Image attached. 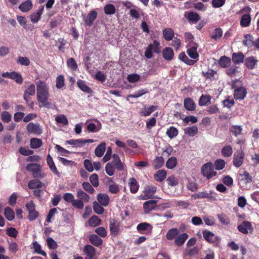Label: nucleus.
Instances as JSON below:
<instances>
[{"instance_id": "nucleus-56", "label": "nucleus", "mask_w": 259, "mask_h": 259, "mask_svg": "<svg viewBox=\"0 0 259 259\" xmlns=\"http://www.w3.org/2000/svg\"><path fill=\"white\" fill-rule=\"evenodd\" d=\"M164 163V159L161 156H157L153 161V165L155 169H158L162 167Z\"/></svg>"}, {"instance_id": "nucleus-26", "label": "nucleus", "mask_w": 259, "mask_h": 259, "mask_svg": "<svg viewBox=\"0 0 259 259\" xmlns=\"http://www.w3.org/2000/svg\"><path fill=\"white\" fill-rule=\"evenodd\" d=\"M105 150L106 144L104 142H102L96 148L95 154L97 157H101L103 155Z\"/></svg>"}, {"instance_id": "nucleus-42", "label": "nucleus", "mask_w": 259, "mask_h": 259, "mask_svg": "<svg viewBox=\"0 0 259 259\" xmlns=\"http://www.w3.org/2000/svg\"><path fill=\"white\" fill-rule=\"evenodd\" d=\"M76 195L79 199L82 200L84 202L87 203L90 201V196L81 189H79L77 191Z\"/></svg>"}, {"instance_id": "nucleus-48", "label": "nucleus", "mask_w": 259, "mask_h": 259, "mask_svg": "<svg viewBox=\"0 0 259 259\" xmlns=\"http://www.w3.org/2000/svg\"><path fill=\"white\" fill-rule=\"evenodd\" d=\"M202 74L206 78L212 80L215 79V75L217 74V72L212 69H208L206 71H202Z\"/></svg>"}, {"instance_id": "nucleus-35", "label": "nucleus", "mask_w": 259, "mask_h": 259, "mask_svg": "<svg viewBox=\"0 0 259 259\" xmlns=\"http://www.w3.org/2000/svg\"><path fill=\"white\" fill-rule=\"evenodd\" d=\"M66 143L74 147H82L84 146L83 139H71L66 141Z\"/></svg>"}, {"instance_id": "nucleus-44", "label": "nucleus", "mask_w": 259, "mask_h": 259, "mask_svg": "<svg viewBox=\"0 0 259 259\" xmlns=\"http://www.w3.org/2000/svg\"><path fill=\"white\" fill-rule=\"evenodd\" d=\"M179 58L182 61L189 65H193L196 62V61H195L194 60H190L189 59L184 52L181 53L179 55Z\"/></svg>"}, {"instance_id": "nucleus-28", "label": "nucleus", "mask_w": 259, "mask_h": 259, "mask_svg": "<svg viewBox=\"0 0 259 259\" xmlns=\"http://www.w3.org/2000/svg\"><path fill=\"white\" fill-rule=\"evenodd\" d=\"M32 2L30 0H27L22 3L19 8L22 12H27L32 9Z\"/></svg>"}, {"instance_id": "nucleus-62", "label": "nucleus", "mask_w": 259, "mask_h": 259, "mask_svg": "<svg viewBox=\"0 0 259 259\" xmlns=\"http://www.w3.org/2000/svg\"><path fill=\"white\" fill-rule=\"evenodd\" d=\"M140 78L141 77L139 74L133 73L127 75V80L131 83H135L139 81Z\"/></svg>"}, {"instance_id": "nucleus-29", "label": "nucleus", "mask_w": 259, "mask_h": 259, "mask_svg": "<svg viewBox=\"0 0 259 259\" xmlns=\"http://www.w3.org/2000/svg\"><path fill=\"white\" fill-rule=\"evenodd\" d=\"M89 240L90 242L96 246H100L103 242L102 239L95 234H91L90 235Z\"/></svg>"}, {"instance_id": "nucleus-63", "label": "nucleus", "mask_w": 259, "mask_h": 259, "mask_svg": "<svg viewBox=\"0 0 259 259\" xmlns=\"http://www.w3.org/2000/svg\"><path fill=\"white\" fill-rule=\"evenodd\" d=\"M218 218L219 221L223 225H228L230 223V220L228 216L224 213H221L218 214Z\"/></svg>"}, {"instance_id": "nucleus-54", "label": "nucleus", "mask_w": 259, "mask_h": 259, "mask_svg": "<svg viewBox=\"0 0 259 259\" xmlns=\"http://www.w3.org/2000/svg\"><path fill=\"white\" fill-rule=\"evenodd\" d=\"M166 134L169 138L172 139L178 135V131L177 128L171 126L167 130Z\"/></svg>"}, {"instance_id": "nucleus-22", "label": "nucleus", "mask_w": 259, "mask_h": 259, "mask_svg": "<svg viewBox=\"0 0 259 259\" xmlns=\"http://www.w3.org/2000/svg\"><path fill=\"white\" fill-rule=\"evenodd\" d=\"M162 56L167 61L171 60L174 56L173 50L169 47L165 48L162 51Z\"/></svg>"}, {"instance_id": "nucleus-7", "label": "nucleus", "mask_w": 259, "mask_h": 259, "mask_svg": "<svg viewBox=\"0 0 259 259\" xmlns=\"http://www.w3.org/2000/svg\"><path fill=\"white\" fill-rule=\"evenodd\" d=\"M239 184L242 189H245L246 185L251 182L252 178L249 173L244 171L242 174H239Z\"/></svg>"}, {"instance_id": "nucleus-60", "label": "nucleus", "mask_w": 259, "mask_h": 259, "mask_svg": "<svg viewBox=\"0 0 259 259\" xmlns=\"http://www.w3.org/2000/svg\"><path fill=\"white\" fill-rule=\"evenodd\" d=\"M225 165L226 162L223 159H218L214 161L213 166H215L216 170H220L223 169Z\"/></svg>"}, {"instance_id": "nucleus-25", "label": "nucleus", "mask_w": 259, "mask_h": 259, "mask_svg": "<svg viewBox=\"0 0 259 259\" xmlns=\"http://www.w3.org/2000/svg\"><path fill=\"white\" fill-rule=\"evenodd\" d=\"M203 236L204 239L209 242L214 243L217 240V237L210 231H204Z\"/></svg>"}, {"instance_id": "nucleus-40", "label": "nucleus", "mask_w": 259, "mask_h": 259, "mask_svg": "<svg viewBox=\"0 0 259 259\" xmlns=\"http://www.w3.org/2000/svg\"><path fill=\"white\" fill-rule=\"evenodd\" d=\"M88 224L91 227H95L101 224V220L97 216L93 215L89 220Z\"/></svg>"}, {"instance_id": "nucleus-51", "label": "nucleus", "mask_w": 259, "mask_h": 259, "mask_svg": "<svg viewBox=\"0 0 259 259\" xmlns=\"http://www.w3.org/2000/svg\"><path fill=\"white\" fill-rule=\"evenodd\" d=\"M104 12L107 15H113L116 12L115 6L112 4H107L104 7Z\"/></svg>"}, {"instance_id": "nucleus-47", "label": "nucleus", "mask_w": 259, "mask_h": 259, "mask_svg": "<svg viewBox=\"0 0 259 259\" xmlns=\"http://www.w3.org/2000/svg\"><path fill=\"white\" fill-rule=\"evenodd\" d=\"M137 229L139 232L143 231H151L152 227L150 224L147 223H140L137 226Z\"/></svg>"}, {"instance_id": "nucleus-55", "label": "nucleus", "mask_w": 259, "mask_h": 259, "mask_svg": "<svg viewBox=\"0 0 259 259\" xmlns=\"http://www.w3.org/2000/svg\"><path fill=\"white\" fill-rule=\"evenodd\" d=\"M177 164V159L175 157H171L168 159L166 162V166L168 169H172Z\"/></svg>"}, {"instance_id": "nucleus-11", "label": "nucleus", "mask_w": 259, "mask_h": 259, "mask_svg": "<svg viewBox=\"0 0 259 259\" xmlns=\"http://www.w3.org/2000/svg\"><path fill=\"white\" fill-rule=\"evenodd\" d=\"M197 45L195 44H193L191 45L188 46L187 53L189 56L193 59H196L195 61H197L199 54L197 52Z\"/></svg>"}, {"instance_id": "nucleus-64", "label": "nucleus", "mask_w": 259, "mask_h": 259, "mask_svg": "<svg viewBox=\"0 0 259 259\" xmlns=\"http://www.w3.org/2000/svg\"><path fill=\"white\" fill-rule=\"evenodd\" d=\"M67 65L71 70H76L77 68V65L73 58H69L67 60Z\"/></svg>"}, {"instance_id": "nucleus-2", "label": "nucleus", "mask_w": 259, "mask_h": 259, "mask_svg": "<svg viewBox=\"0 0 259 259\" xmlns=\"http://www.w3.org/2000/svg\"><path fill=\"white\" fill-rule=\"evenodd\" d=\"M201 172L203 177L207 180L211 179L217 175V172L214 170L213 164L210 162L202 166Z\"/></svg>"}, {"instance_id": "nucleus-52", "label": "nucleus", "mask_w": 259, "mask_h": 259, "mask_svg": "<svg viewBox=\"0 0 259 259\" xmlns=\"http://www.w3.org/2000/svg\"><path fill=\"white\" fill-rule=\"evenodd\" d=\"M187 18L190 21L194 23L197 22L200 19L199 15L197 13L194 12L188 13Z\"/></svg>"}, {"instance_id": "nucleus-36", "label": "nucleus", "mask_w": 259, "mask_h": 259, "mask_svg": "<svg viewBox=\"0 0 259 259\" xmlns=\"http://www.w3.org/2000/svg\"><path fill=\"white\" fill-rule=\"evenodd\" d=\"M253 37L250 34H245L243 40V45L248 48L252 47L254 45Z\"/></svg>"}, {"instance_id": "nucleus-18", "label": "nucleus", "mask_w": 259, "mask_h": 259, "mask_svg": "<svg viewBox=\"0 0 259 259\" xmlns=\"http://www.w3.org/2000/svg\"><path fill=\"white\" fill-rule=\"evenodd\" d=\"M44 10V6H40L36 13L30 15L31 21L33 23H36L40 20L41 16Z\"/></svg>"}, {"instance_id": "nucleus-41", "label": "nucleus", "mask_w": 259, "mask_h": 259, "mask_svg": "<svg viewBox=\"0 0 259 259\" xmlns=\"http://www.w3.org/2000/svg\"><path fill=\"white\" fill-rule=\"evenodd\" d=\"M231 59L226 56H223L219 60V65L223 68H226L231 64Z\"/></svg>"}, {"instance_id": "nucleus-53", "label": "nucleus", "mask_w": 259, "mask_h": 259, "mask_svg": "<svg viewBox=\"0 0 259 259\" xmlns=\"http://www.w3.org/2000/svg\"><path fill=\"white\" fill-rule=\"evenodd\" d=\"M33 248L34 251L37 253L41 254L44 256H46L47 253L41 249L40 245L36 241L33 243Z\"/></svg>"}, {"instance_id": "nucleus-45", "label": "nucleus", "mask_w": 259, "mask_h": 259, "mask_svg": "<svg viewBox=\"0 0 259 259\" xmlns=\"http://www.w3.org/2000/svg\"><path fill=\"white\" fill-rule=\"evenodd\" d=\"M184 131L186 135L193 137L198 133V130L196 126H192L186 128Z\"/></svg>"}, {"instance_id": "nucleus-4", "label": "nucleus", "mask_w": 259, "mask_h": 259, "mask_svg": "<svg viewBox=\"0 0 259 259\" xmlns=\"http://www.w3.org/2000/svg\"><path fill=\"white\" fill-rule=\"evenodd\" d=\"M26 169L30 171L35 178L42 179L45 177V174L41 171L40 166L37 163H30L26 166Z\"/></svg>"}, {"instance_id": "nucleus-19", "label": "nucleus", "mask_w": 259, "mask_h": 259, "mask_svg": "<svg viewBox=\"0 0 259 259\" xmlns=\"http://www.w3.org/2000/svg\"><path fill=\"white\" fill-rule=\"evenodd\" d=\"M96 123L93 122H89L87 124V130L91 133H96L100 130L101 128V123L98 120L96 121Z\"/></svg>"}, {"instance_id": "nucleus-17", "label": "nucleus", "mask_w": 259, "mask_h": 259, "mask_svg": "<svg viewBox=\"0 0 259 259\" xmlns=\"http://www.w3.org/2000/svg\"><path fill=\"white\" fill-rule=\"evenodd\" d=\"M97 13L95 10L91 11L88 15L86 18H84L85 24L89 26H91L94 21L96 19Z\"/></svg>"}, {"instance_id": "nucleus-6", "label": "nucleus", "mask_w": 259, "mask_h": 259, "mask_svg": "<svg viewBox=\"0 0 259 259\" xmlns=\"http://www.w3.org/2000/svg\"><path fill=\"white\" fill-rule=\"evenodd\" d=\"M157 190V188L153 185L147 186L143 192L139 196V199L141 200H147L152 198Z\"/></svg>"}, {"instance_id": "nucleus-21", "label": "nucleus", "mask_w": 259, "mask_h": 259, "mask_svg": "<svg viewBox=\"0 0 259 259\" xmlns=\"http://www.w3.org/2000/svg\"><path fill=\"white\" fill-rule=\"evenodd\" d=\"M211 194L212 192H210V193H208L206 191L199 192L192 195L191 199L196 200L202 198H211Z\"/></svg>"}, {"instance_id": "nucleus-12", "label": "nucleus", "mask_w": 259, "mask_h": 259, "mask_svg": "<svg viewBox=\"0 0 259 259\" xmlns=\"http://www.w3.org/2000/svg\"><path fill=\"white\" fill-rule=\"evenodd\" d=\"M157 201L150 200L145 202L143 204L144 212L146 213H149L151 210L155 209L157 206Z\"/></svg>"}, {"instance_id": "nucleus-9", "label": "nucleus", "mask_w": 259, "mask_h": 259, "mask_svg": "<svg viewBox=\"0 0 259 259\" xmlns=\"http://www.w3.org/2000/svg\"><path fill=\"white\" fill-rule=\"evenodd\" d=\"M26 129L29 133L35 135H40L42 133V129L38 123L30 122L27 125Z\"/></svg>"}, {"instance_id": "nucleus-61", "label": "nucleus", "mask_w": 259, "mask_h": 259, "mask_svg": "<svg viewBox=\"0 0 259 259\" xmlns=\"http://www.w3.org/2000/svg\"><path fill=\"white\" fill-rule=\"evenodd\" d=\"M64 77L62 75H59L56 78V86L57 89H61L65 85Z\"/></svg>"}, {"instance_id": "nucleus-8", "label": "nucleus", "mask_w": 259, "mask_h": 259, "mask_svg": "<svg viewBox=\"0 0 259 259\" xmlns=\"http://www.w3.org/2000/svg\"><path fill=\"white\" fill-rule=\"evenodd\" d=\"M244 153L242 150H238L234 155L233 163L236 167H240L243 163Z\"/></svg>"}, {"instance_id": "nucleus-49", "label": "nucleus", "mask_w": 259, "mask_h": 259, "mask_svg": "<svg viewBox=\"0 0 259 259\" xmlns=\"http://www.w3.org/2000/svg\"><path fill=\"white\" fill-rule=\"evenodd\" d=\"M77 83L78 88L83 92L87 93H91L92 90L88 86H87L84 81L82 80H78Z\"/></svg>"}, {"instance_id": "nucleus-1", "label": "nucleus", "mask_w": 259, "mask_h": 259, "mask_svg": "<svg viewBox=\"0 0 259 259\" xmlns=\"http://www.w3.org/2000/svg\"><path fill=\"white\" fill-rule=\"evenodd\" d=\"M36 97L39 103V107H45L48 108L52 107V104L48 102L49 88L47 84L42 81H39L36 83Z\"/></svg>"}, {"instance_id": "nucleus-58", "label": "nucleus", "mask_w": 259, "mask_h": 259, "mask_svg": "<svg viewBox=\"0 0 259 259\" xmlns=\"http://www.w3.org/2000/svg\"><path fill=\"white\" fill-rule=\"evenodd\" d=\"M42 145V141L40 139L33 138L30 140V147L33 149L40 147Z\"/></svg>"}, {"instance_id": "nucleus-5", "label": "nucleus", "mask_w": 259, "mask_h": 259, "mask_svg": "<svg viewBox=\"0 0 259 259\" xmlns=\"http://www.w3.org/2000/svg\"><path fill=\"white\" fill-rule=\"evenodd\" d=\"M35 93V86L34 84H31L24 91L23 98L29 106L32 107L33 105V102L30 100V97L33 96Z\"/></svg>"}, {"instance_id": "nucleus-46", "label": "nucleus", "mask_w": 259, "mask_h": 259, "mask_svg": "<svg viewBox=\"0 0 259 259\" xmlns=\"http://www.w3.org/2000/svg\"><path fill=\"white\" fill-rule=\"evenodd\" d=\"M221 153L224 157H230L233 153L232 148L230 145L225 146L222 149Z\"/></svg>"}, {"instance_id": "nucleus-23", "label": "nucleus", "mask_w": 259, "mask_h": 259, "mask_svg": "<svg viewBox=\"0 0 259 259\" xmlns=\"http://www.w3.org/2000/svg\"><path fill=\"white\" fill-rule=\"evenodd\" d=\"M244 55L242 52L234 53L232 55V60L235 64H239L243 62Z\"/></svg>"}, {"instance_id": "nucleus-50", "label": "nucleus", "mask_w": 259, "mask_h": 259, "mask_svg": "<svg viewBox=\"0 0 259 259\" xmlns=\"http://www.w3.org/2000/svg\"><path fill=\"white\" fill-rule=\"evenodd\" d=\"M179 234V230L176 228L170 229L167 233L166 236V238L168 240H172L174 238L176 239L177 236Z\"/></svg>"}, {"instance_id": "nucleus-15", "label": "nucleus", "mask_w": 259, "mask_h": 259, "mask_svg": "<svg viewBox=\"0 0 259 259\" xmlns=\"http://www.w3.org/2000/svg\"><path fill=\"white\" fill-rule=\"evenodd\" d=\"M247 94L246 90L243 87H240L234 90V97L236 100H243Z\"/></svg>"}, {"instance_id": "nucleus-57", "label": "nucleus", "mask_w": 259, "mask_h": 259, "mask_svg": "<svg viewBox=\"0 0 259 259\" xmlns=\"http://www.w3.org/2000/svg\"><path fill=\"white\" fill-rule=\"evenodd\" d=\"M115 168L113 164L111 162H108L105 166V171L106 174L109 176H112L115 172Z\"/></svg>"}, {"instance_id": "nucleus-59", "label": "nucleus", "mask_w": 259, "mask_h": 259, "mask_svg": "<svg viewBox=\"0 0 259 259\" xmlns=\"http://www.w3.org/2000/svg\"><path fill=\"white\" fill-rule=\"evenodd\" d=\"M10 78L15 80V81L19 84H21L23 82V78L21 75L18 72L15 71L12 72Z\"/></svg>"}, {"instance_id": "nucleus-38", "label": "nucleus", "mask_w": 259, "mask_h": 259, "mask_svg": "<svg viewBox=\"0 0 259 259\" xmlns=\"http://www.w3.org/2000/svg\"><path fill=\"white\" fill-rule=\"evenodd\" d=\"M42 183L38 180H32L28 182V187L30 189H35L41 188Z\"/></svg>"}, {"instance_id": "nucleus-27", "label": "nucleus", "mask_w": 259, "mask_h": 259, "mask_svg": "<svg viewBox=\"0 0 259 259\" xmlns=\"http://www.w3.org/2000/svg\"><path fill=\"white\" fill-rule=\"evenodd\" d=\"M251 17L249 14H245L242 15L240 20V25L243 27H246L250 25Z\"/></svg>"}, {"instance_id": "nucleus-34", "label": "nucleus", "mask_w": 259, "mask_h": 259, "mask_svg": "<svg viewBox=\"0 0 259 259\" xmlns=\"http://www.w3.org/2000/svg\"><path fill=\"white\" fill-rule=\"evenodd\" d=\"M129 185L131 193H137L139 189V185L135 178H132L129 179Z\"/></svg>"}, {"instance_id": "nucleus-20", "label": "nucleus", "mask_w": 259, "mask_h": 259, "mask_svg": "<svg viewBox=\"0 0 259 259\" xmlns=\"http://www.w3.org/2000/svg\"><path fill=\"white\" fill-rule=\"evenodd\" d=\"M184 107L187 110L192 111L196 109V104L193 100L190 98H187L184 101Z\"/></svg>"}, {"instance_id": "nucleus-32", "label": "nucleus", "mask_w": 259, "mask_h": 259, "mask_svg": "<svg viewBox=\"0 0 259 259\" xmlns=\"http://www.w3.org/2000/svg\"><path fill=\"white\" fill-rule=\"evenodd\" d=\"M175 35L174 30L170 28H165L163 30V36L166 40H171Z\"/></svg>"}, {"instance_id": "nucleus-37", "label": "nucleus", "mask_w": 259, "mask_h": 259, "mask_svg": "<svg viewBox=\"0 0 259 259\" xmlns=\"http://www.w3.org/2000/svg\"><path fill=\"white\" fill-rule=\"evenodd\" d=\"M211 96L209 95H202L199 100V105L200 106H206L210 104Z\"/></svg>"}, {"instance_id": "nucleus-14", "label": "nucleus", "mask_w": 259, "mask_h": 259, "mask_svg": "<svg viewBox=\"0 0 259 259\" xmlns=\"http://www.w3.org/2000/svg\"><path fill=\"white\" fill-rule=\"evenodd\" d=\"M238 230L243 234H248L249 231L252 230L251 223L248 221H243L242 224L238 226Z\"/></svg>"}, {"instance_id": "nucleus-16", "label": "nucleus", "mask_w": 259, "mask_h": 259, "mask_svg": "<svg viewBox=\"0 0 259 259\" xmlns=\"http://www.w3.org/2000/svg\"><path fill=\"white\" fill-rule=\"evenodd\" d=\"M109 228L111 234L116 236L119 232L120 223L115 220L111 221Z\"/></svg>"}, {"instance_id": "nucleus-33", "label": "nucleus", "mask_w": 259, "mask_h": 259, "mask_svg": "<svg viewBox=\"0 0 259 259\" xmlns=\"http://www.w3.org/2000/svg\"><path fill=\"white\" fill-rule=\"evenodd\" d=\"M188 238V235L187 233H182L176 238L175 241V244L178 246H181L185 243Z\"/></svg>"}, {"instance_id": "nucleus-3", "label": "nucleus", "mask_w": 259, "mask_h": 259, "mask_svg": "<svg viewBox=\"0 0 259 259\" xmlns=\"http://www.w3.org/2000/svg\"><path fill=\"white\" fill-rule=\"evenodd\" d=\"M160 52V45L157 40H154L152 44H150L146 48L145 52V56L149 59L153 57V53L159 54Z\"/></svg>"}, {"instance_id": "nucleus-31", "label": "nucleus", "mask_w": 259, "mask_h": 259, "mask_svg": "<svg viewBox=\"0 0 259 259\" xmlns=\"http://www.w3.org/2000/svg\"><path fill=\"white\" fill-rule=\"evenodd\" d=\"M166 171L164 169L158 170L154 175L155 180L157 182H162L166 178Z\"/></svg>"}, {"instance_id": "nucleus-13", "label": "nucleus", "mask_w": 259, "mask_h": 259, "mask_svg": "<svg viewBox=\"0 0 259 259\" xmlns=\"http://www.w3.org/2000/svg\"><path fill=\"white\" fill-rule=\"evenodd\" d=\"M83 251L86 254L85 259H96L95 257L96 249L91 245L84 246Z\"/></svg>"}, {"instance_id": "nucleus-43", "label": "nucleus", "mask_w": 259, "mask_h": 259, "mask_svg": "<svg viewBox=\"0 0 259 259\" xmlns=\"http://www.w3.org/2000/svg\"><path fill=\"white\" fill-rule=\"evenodd\" d=\"M158 108L157 106H151L148 108H144L140 112V115L143 116H148L155 111Z\"/></svg>"}, {"instance_id": "nucleus-24", "label": "nucleus", "mask_w": 259, "mask_h": 259, "mask_svg": "<svg viewBox=\"0 0 259 259\" xmlns=\"http://www.w3.org/2000/svg\"><path fill=\"white\" fill-rule=\"evenodd\" d=\"M97 200L101 205L104 206H107L109 202L108 195L104 193L99 194L97 196Z\"/></svg>"}, {"instance_id": "nucleus-30", "label": "nucleus", "mask_w": 259, "mask_h": 259, "mask_svg": "<svg viewBox=\"0 0 259 259\" xmlns=\"http://www.w3.org/2000/svg\"><path fill=\"white\" fill-rule=\"evenodd\" d=\"M257 60L253 56H251L246 58L245 59V64L246 67L249 69H252L255 67Z\"/></svg>"}, {"instance_id": "nucleus-10", "label": "nucleus", "mask_w": 259, "mask_h": 259, "mask_svg": "<svg viewBox=\"0 0 259 259\" xmlns=\"http://www.w3.org/2000/svg\"><path fill=\"white\" fill-rule=\"evenodd\" d=\"M113 160L111 161L115 169L118 171L123 170L125 168V165L123 163L119 155L117 154H114L112 155Z\"/></svg>"}, {"instance_id": "nucleus-39", "label": "nucleus", "mask_w": 259, "mask_h": 259, "mask_svg": "<svg viewBox=\"0 0 259 259\" xmlns=\"http://www.w3.org/2000/svg\"><path fill=\"white\" fill-rule=\"evenodd\" d=\"M4 214L6 219L9 221H13L15 218L14 211L10 207H7L5 208Z\"/></svg>"}]
</instances>
